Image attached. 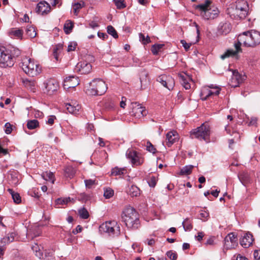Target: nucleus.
<instances>
[{"instance_id": "obj_1", "label": "nucleus", "mask_w": 260, "mask_h": 260, "mask_svg": "<svg viewBox=\"0 0 260 260\" xmlns=\"http://www.w3.org/2000/svg\"><path fill=\"white\" fill-rule=\"evenodd\" d=\"M237 42L234 44L236 50L233 49L227 50L220 56L222 59H224L231 56H236L238 53L242 52L241 48L242 43L246 47H254L260 44V33L256 30L245 31L239 35Z\"/></svg>"}, {"instance_id": "obj_2", "label": "nucleus", "mask_w": 260, "mask_h": 260, "mask_svg": "<svg viewBox=\"0 0 260 260\" xmlns=\"http://www.w3.org/2000/svg\"><path fill=\"white\" fill-rule=\"evenodd\" d=\"M19 54L18 49L0 47V67L6 68L13 67L15 63V58Z\"/></svg>"}, {"instance_id": "obj_3", "label": "nucleus", "mask_w": 260, "mask_h": 260, "mask_svg": "<svg viewBox=\"0 0 260 260\" xmlns=\"http://www.w3.org/2000/svg\"><path fill=\"white\" fill-rule=\"evenodd\" d=\"M122 221L128 228L137 229L139 221L138 215L135 209L131 207L125 208L121 214Z\"/></svg>"}, {"instance_id": "obj_4", "label": "nucleus", "mask_w": 260, "mask_h": 260, "mask_svg": "<svg viewBox=\"0 0 260 260\" xmlns=\"http://www.w3.org/2000/svg\"><path fill=\"white\" fill-rule=\"evenodd\" d=\"M211 0H206L204 3L196 6V9L201 11V15L205 19H214L219 15V10L215 7H211Z\"/></svg>"}, {"instance_id": "obj_5", "label": "nucleus", "mask_w": 260, "mask_h": 260, "mask_svg": "<svg viewBox=\"0 0 260 260\" xmlns=\"http://www.w3.org/2000/svg\"><path fill=\"white\" fill-rule=\"evenodd\" d=\"M107 86L105 82L100 79H95L89 84L86 93L91 95H101L105 93Z\"/></svg>"}, {"instance_id": "obj_6", "label": "nucleus", "mask_w": 260, "mask_h": 260, "mask_svg": "<svg viewBox=\"0 0 260 260\" xmlns=\"http://www.w3.org/2000/svg\"><path fill=\"white\" fill-rule=\"evenodd\" d=\"M21 67L23 71L29 76H36L41 72V67L40 64L27 57L22 59Z\"/></svg>"}, {"instance_id": "obj_7", "label": "nucleus", "mask_w": 260, "mask_h": 260, "mask_svg": "<svg viewBox=\"0 0 260 260\" xmlns=\"http://www.w3.org/2000/svg\"><path fill=\"white\" fill-rule=\"evenodd\" d=\"M210 128L207 123H203L200 126L193 129L190 132L192 138H195L206 142L210 141Z\"/></svg>"}, {"instance_id": "obj_8", "label": "nucleus", "mask_w": 260, "mask_h": 260, "mask_svg": "<svg viewBox=\"0 0 260 260\" xmlns=\"http://www.w3.org/2000/svg\"><path fill=\"white\" fill-rule=\"evenodd\" d=\"M99 231L101 234L107 233L109 236H118L120 233V228L116 221H109L102 223L99 227Z\"/></svg>"}, {"instance_id": "obj_9", "label": "nucleus", "mask_w": 260, "mask_h": 260, "mask_svg": "<svg viewBox=\"0 0 260 260\" xmlns=\"http://www.w3.org/2000/svg\"><path fill=\"white\" fill-rule=\"evenodd\" d=\"M126 156L133 165L139 166L143 163V158L140 154L133 149H128L126 152Z\"/></svg>"}, {"instance_id": "obj_10", "label": "nucleus", "mask_w": 260, "mask_h": 260, "mask_svg": "<svg viewBox=\"0 0 260 260\" xmlns=\"http://www.w3.org/2000/svg\"><path fill=\"white\" fill-rule=\"evenodd\" d=\"M131 114L132 116L140 118L147 115L148 112L144 107L137 102L132 103Z\"/></svg>"}, {"instance_id": "obj_11", "label": "nucleus", "mask_w": 260, "mask_h": 260, "mask_svg": "<svg viewBox=\"0 0 260 260\" xmlns=\"http://www.w3.org/2000/svg\"><path fill=\"white\" fill-rule=\"evenodd\" d=\"M157 81L169 90H172L175 85V81L170 75H161L157 77Z\"/></svg>"}, {"instance_id": "obj_12", "label": "nucleus", "mask_w": 260, "mask_h": 260, "mask_svg": "<svg viewBox=\"0 0 260 260\" xmlns=\"http://www.w3.org/2000/svg\"><path fill=\"white\" fill-rule=\"evenodd\" d=\"M248 6L244 2H239L236 3L235 8V14L240 18L245 17L247 15V9Z\"/></svg>"}, {"instance_id": "obj_13", "label": "nucleus", "mask_w": 260, "mask_h": 260, "mask_svg": "<svg viewBox=\"0 0 260 260\" xmlns=\"http://www.w3.org/2000/svg\"><path fill=\"white\" fill-rule=\"evenodd\" d=\"M245 77L240 74L237 71L233 72V75L230 79L229 84L233 87H236L239 86L244 80Z\"/></svg>"}, {"instance_id": "obj_14", "label": "nucleus", "mask_w": 260, "mask_h": 260, "mask_svg": "<svg viewBox=\"0 0 260 260\" xmlns=\"http://www.w3.org/2000/svg\"><path fill=\"white\" fill-rule=\"evenodd\" d=\"M79 84L78 78L74 76H70L64 80L63 86L64 88H74Z\"/></svg>"}, {"instance_id": "obj_15", "label": "nucleus", "mask_w": 260, "mask_h": 260, "mask_svg": "<svg viewBox=\"0 0 260 260\" xmlns=\"http://www.w3.org/2000/svg\"><path fill=\"white\" fill-rule=\"evenodd\" d=\"M37 9L38 13L44 15L48 14L51 11V7L46 2L41 1L38 4Z\"/></svg>"}, {"instance_id": "obj_16", "label": "nucleus", "mask_w": 260, "mask_h": 260, "mask_svg": "<svg viewBox=\"0 0 260 260\" xmlns=\"http://www.w3.org/2000/svg\"><path fill=\"white\" fill-rule=\"evenodd\" d=\"M237 241V236L234 233H230L224 239L225 246L227 249L232 248Z\"/></svg>"}, {"instance_id": "obj_17", "label": "nucleus", "mask_w": 260, "mask_h": 260, "mask_svg": "<svg viewBox=\"0 0 260 260\" xmlns=\"http://www.w3.org/2000/svg\"><path fill=\"white\" fill-rule=\"evenodd\" d=\"M179 140L178 135L176 131H170L166 135L167 145L171 147L174 143Z\"/></svg>"}, {"instance_id": "obj_18", "label": "nucleus", "mask_w": 260, "mask_h": 260, "mask_svg": "<svg viewBox=\"0 0 260 260\" xmlns=\"http://www.w3.org/2000/svg\"><path fill=\"white\" fill-rule=\"evenodd\" d=\"M45 88L48 92L51 94L54 91H56L58 87V84L54 79H50L45 83Z\"/></svg>"}, {"instance_id": "obj_19", "label": "nucleus", "mask_w": 260, "mask_h": 260, "mask_svg": "<svg viewBox=\"0 0 260 260\" xmlns=\"http://www.w3.org/2000/svg\"><path fill=\"white\" fill-rule=\"evenodd\" d=\"M77 68L81 74H86L89 73L92 69L90 63L86 61H82L77 64Z\"/></svg>"}, {"instance_id": "obj_20", "label": "nucleus", "mask_w": 260, "mask_h": 260, "mask_svg": "<svg viewBox=\"0 0 260 260\" xmlns=\"http://www.w3.org/2000/svg\"><path fill=\"white\" fill-rule=\"evenodd\" d=\"M253 241L252 235L248 233L244 234L240 241V244L244 248L249 247Z\"/></svg>"}, {"instance_id": "obj_21", "label": "nucleus", "mask_w": 260, "mask_h": 260, "mask_svg": "<svg viewBox=\"0 0 260 260\" xmlns=\"http://www.w3.org/2000/svg\"><path fill=\"white\" fill-rule=\"evenodd\" d=\"M66 107L67 111L73 114H77L79 110L81 109V106L77 102H72L71 103H67Z\"/></svg>"}, {"instance_id": "obj_22", "label": "nucleus", "mask_w": 260, "mask_h": 260, "mask_svg": "<svg viewBox=\"0 0 260 260\" xmlns=\"http://www.w3.org/2000/svg\"><path fill=\"white\" fill-rule=\"evenodd\" d=\"M23 34V30L18 28H12L8 31V35L11 38L17 39H22Z\"/></svg>"}, {"instance_id": "obj_23", "label": "nucleus", "mask_w": 260, "mask_h": 260, "mask_svg": "<svg viewBox=\"0 0 260 260\" xmlns=\"http://www.w3.org/2000/svg\"><path fill=\"white\" fill-rule=\"evenodd\" d=\"M41 233L40 227L38 226H35L27 231L26 234L28 239H33L35 237L39 236Z\"/></svg>"}, {"instance_id": "obj_24", "label": "nucleus", "mask_w": 260, "mask_h": 260, "mask_svg": "<svg viewBox=\"0 0 260 260\" xmlns=\"http://www.w3.org/2000/svg\"><path fill=\"white\" fill-rule=\"evenodd\" d=\"M231 24L229 22H221L218 26V31L222 34L226 35L231 30Z\"/></svg>"}, {"instance_id": "obj_25", "label": "nucleus", "mask_w": 260, "mask_h": 260, "mask_svg": "<svg viewBox=\"0 0 260 260\" xmlns=\"http://www.w3.org/2000/svg\"><path fill=\"white\" fill-rule=\"evenodd\" d=\"M15 235V234L14 233L9 234L7 236L1 239L0 241V245L3 246L13 242L14 240Z\"/></svg>"}, {"instance_id": "obj_26", "label": "nucleus", "mask_w": 260, "mask_h": 260, "mask_svg": "<svg viewBox=\"0 0 260 260\" xmlns=\"http://www.w3.org/2000/svg\"><path fill=\"white\" fill-rule=\"evenodd\" d=\"M140 79L141 84V88L142 89H145L149 82L148 78V73L145 71L142 72L141 74Z\"/></svg>"}, {"instance_id": "obj_27", "label": "nucleus", "mask_w": 260, "mask_h": 260, "mask_svg": "<svg viewBox=\"0 0 260 260\" xmlns=\"http://www.w3.org/2000/svg\"><path fill=\"white\" fill-rule=\"evenodd\" d=\"M238 177L240 181L245 186L250 182V177L247 173H242Z\"/></svg>"}, {"instance_id": "obj_28", "label": "nucleus", "mask_w": 260, "mask_h": 260, "mask_svg": "<svg viewBox=\"0 0 260 260\" xmlns=\"http://www.w3.org/2000/svg\"><path fill=\"white\" fill-rule=\"evenodd\" d=\"M128 193L132 197H137L140 194V189L136 185H132L128 189Z\"/></svg>"}, {"instance_id": "obj_29", "label": "nucleus", "mask_w": 260, "mask_h": 260, "mask_svg": "<svg viewBox=\"0 0 260 260\" xmlns=\"http://www.w3.org/2000/svg\"><path fill=\"white\" fill-rule=\"evenodd\" d=\"M85 6V3L83 1H81L80 2L75 3L73 4V9L74 14L77 15L79 12V10L84 7Z\"/></svg>"}, {"instance_id": "obj_30", "label": "nucleus", "mask_w": 260, "mask_h": 260, "mask_svg": "<svg viewBox=\"0 0 260 260\" xmlns=\"http://www.w3.org/2000/svg\"><path fill=\"white\" fill-rule=\"evenodd\" d=\"M212 95V90L209 88H204L201 91L200 96L202 100H206L208 98Z\"/></svg>"}, {"instance_id": "obj_31", "label": "nucleus", "mask_w": 260, "mask_h": 260, "mask_svg": "<svg viewBox=\"0 0 260 260\" xmlns=\"http://www.w3.org/2000/svg\"><path fill=\"white\" fill-rule=\"evenodd\" d=\"M8 191L11 194L14 202L16 204H19L21 202V197L19 193L15 192L12 189H8Z\"/></svg>"}, {"instance_id": "obj_32", "label": "nucleus", "mask_w": 260, "mask_h": 260, "mask_svg": "<svg viewBox=\"0 0 260 260\" xmlns=\"http://www.w3.org/2000/svg\"><path fill=\"white\" fill-rule=\"evenodd\" d=\"M74 23L70 20H67L64 24L63 30L66 34H69L72 30Z\"/></svg>"}, {"instance_id": "obj_33", "label": "nucleus", "mask_w": 260, "mask_h": 260, "mask_svg": "<svg viewBox=\"0 0 260 260\" xmlns=\"http://www.w3.org/2000/svg\"><path fill=\"white\" fill-rule=\"evenodd\" d=\"M25 86L32 92L36 91V82L34 80H26L24 81Z\"/></svg>"}, {"instance_id": "obj_34", "label": "nucleus", "mask_w": 260, "mask_h": 260, "mask_svg": "<svg viewBox=\"0 0 260 260\" xmlns=\"http://www.w3.org/2000/svg\"><path fill=\"white\" fill-rule=\"evenodd\" d=\"M180 79L181 80V82L184 87L186 89H188L190 88V84L188 83V80H189V77H187L186 76L184 75H180L179 76Z\"/></svg>"}, {"instance_id": "obj_35", "label": "nucleus", "mask_w": 260, "mask_h": 260, "mask_svg": "<svg viewBox=\"0 0 260 260\" xmlns=\"http://www.w3.org/2000/svg\"><path fill=\"white\" fill-rule=\"evenodd\" d=\"M182 226H183V227L184 228V230L185 231H190L193 228V226H192V221L188 218H186L182 222Z\"/></svg>"}, {"instance_id": "obj_36", "label": "nucleus", "mask_w": 260, "mask_h": 260, "mask_svg": "<svg viewBox=\"0 0 260 260\" xmlns=\"http://www.w3.org/2000/svg\"><path fill=\"white\" fill-rule=\"evenodd\" d=\"M25 31L26 34L30 38H34L37 35L36 31L35 28L32 26H27Z\"/></svg>"}, {"instance_id": "obj_37", "label": "nucleus", "mask_w": 260, "mask_h": 260, "mask_svg": "<svg viewBox=\"0 0 260 260\" xmlns=\"http://www.w3.org/2000/svg\"><path fill=\"white\" fill-rule=\"evenodd\" d=\"M39 126V122L36 119L29 120L27 122V127L29 129H34Z\"/></svg>"}, {"instance_id": "obj_38", "label": "nucleus", "mask_w": 260, "mask_h": 260, "mask_svg": "<svg viewBox=\"0 0 260 260\" xmlns=\"http://www.w3.org/2000/svg\"><path fill=\"white\" fill-rule=\"evenodd\" d=\"M126 173V170L124 168H119L118 167H115L112 170L111 174L113 175L119 176L123 175Z\"/></svg>"}, {"instance_id": "obj_39", "label": "nucleus", "mask_w": 260, "mask_h": 260, "mask_svg": "<svg viewBox=\"0 0 260 260\" xmlns=\"http://www.w3.org/2000/svg\"><path fill=\"white\" fill-rule=\"evenodd\" d=\"M193 168V166L192 165L186 166L183 167L180 171V174L182 175L190 174L192 172Z\"/></svg>"}, {"instance_id": "obj_40", "label": "nucleus", "mask_w": 260, "mask_h": 260, "mask_svg": "<svg viewBox=\"0 0 260 260\" xmlns=\"http://www.w3.org/2000/svg\"><path fill=\"white\" fill-rule=\"evenodd\" d=\"M42 177L45 180L47 181H50L52 183H54V176L53 173L51 172H46L43 173Z\"/></svg>"}, {"instance_id": "obj_41", "label": "nucleus", "mask_w": 260, "mask_h": 260, "mask_svg": "<svg viewBox=\"0 0 260 260\" xmlns=\"http://www.w3.org/2000/svg\"><path fill=\"white\" fill-rule=\"evenodd\" d=\"M64 173L67 177L72 178L74 175L75 171L72 167H67L64 169Z\"/></svg>"}, {"instance_id": "obj_42", "label": "nucleus", "mask_w": 260, "mask_h": 260, "mask_svg": "<svg viewBox=\"0 0 260 260\" xmlns=\"http://www.w3.org/2000/svg\"><path fill=\"white\" fill-rule=\"evenodd\" d=\"M31 248L36 252V255L41 259V257L43 256V252L41 250L40 247L37 244H35L32 246Z\"/></svg>"}, {"instance_id": "obj_43", "label": "nucleus", "mask_w": 260, "mask_h": 260, "mask_svg": "<svg viewBox=\"0 0 260 260\" xmlns=\"http://www.w3.org/2000/svg\"><path fill=\"white\" fill-rule=\"evenodd\" d=\"M78 213L80 217L83 219H87L89 216L88 212L85 208H82L79 209Z\"/></svg>"}, {"instance_id": "obj_44", "label": "nucleus", "mask_w": 260, "mask_h": 260, "mask_svg": "<svg viewBox=\"0 0 260 260\" xmlns=\"http://www.w3.org/2000/svg\"><path fill=\"white\" fill-rule=\"evenodd\" d=\"M53 253L54 251L52 250H46L44 255L43 254V256L41 258L44 260H50L52 257Z\"/></svg>"}, {"instance_id": "obj_45", "label": "nucleus", "mask_w": 260, "mask_h": 260, "mask_svg": "<svg viewBox=\"0 0 260 260\" xmlns=\"http://www.w3.org/2000/svg\"><path fill=\"white\" fill-rule=\"evenodd\" d=\"M113 2L118 9H122L126 7L124 0H113Z\"/></svg>"}, {"instance_id": "obj_46", "label": "nucleus", "mask_w": 260, "mask_h": 260, "mask_svg": "<svg viewBox=\"0 0 260 260\" xmlns=\"http://www.w3.org/2000/svg\"><path fill=\"white\" fill-rule=\"evenodd\" d=\"M164 44H154L152 46L151 51L154 55L157 54L158 51L164 47Z\"/></svg>"}, {"instance_id": "obj_47", "label": "nucleus", "mask_w": 260, "mask_h": 260, "mask_svg": "<svg viewBox=\"0 0 260 260\" xmlns=\"http://www.w3.org/2000/svg\"><path fill=\"white\" fill-rule=\"evenodd\" d=\"M71 201V199L69 198H59L56 200L55 203L57 205H65L67 204L68 203Z\"/></svg>"}, {"instance_id": "obj_48", "label": "nucleus", "mask_w": 260, "mask_h": 260, "mask_svg": "<svg viewBox=\"0 0 260 260\" xmlns=\"http://www.w3.org/2000/svg\"><path fill=\"white\" fill-rule=\"evenodd\" d=\"M107 32L109 35H111L115 39L118 37V36L116 30L111 25H109L107 26Z\"/></svg>"}, {"instance_id": "obj_49", "label": "nucleus", "mask_w": 260, "mask_h": 260, "mask_svg": "<svg viewBox=\"0 0 260 260\" xmlns=\"http://www.w3.org/2000/svg\"><path fill=\"white\" fill-rule=\"evenodd\" d=\"M114 195V190L110 188L104 190V196L106 199H110Z\"/></svg>"}, {"instance_id": "obj_50", "label": "nucleus", "mask_w": 260, "mask_h": 260, "mask_svg": "<svg viewBox=\"0 0 260 260\" xmlns=\"http://www.w3.org/2000/svg\"><path fill=\"white\" fill-rule=\"evenodd\" d=\"M166 255L171 260H176L178 257L177 253L173 250L167 251Z\"/></svg>"}, {"instance_id": "obj_51", "label": "nucleus", "mask_w": 260, "mask_h": 260, "mask_svg": "<svg viewBox=\"0 0 260 260\" xmlns=\"http://www.w3.org/2000/svg\"><path fill=\"white\" fill-rule=\"evenodd\" d=\"M139 39L143 44H147L150 42V39L149 37L148 36L145 37V36L142 33L139 34Z\"/></svg>"}, {"instance_id": "obj_52", "label": "nucleus", "mask_w": 260, "mask_h": 260, "mask_svg": "<svg viewBox=\"0 0 260 260\" xmlns=\"http://www.w3.org/2000/svg\"><path fill=\"white\" fill-rule=\"evenodd\" d=\"M146 150L147 151H148L149 152L152 153L153 154L156 152V149L155 148L154 146L152 144V143L148 141L146 143Z\"/></svg>"}, {"instance_id": "obj_53", "label": "nucleus", "mask_w": 260, "mask_h": 260, "mask_svg": "<svg viewBox=\"0 0 260 260\" xmlns=\"http://www.w3.org/2000/svg\"><path fill=\"white\" fill-rule=\"evenodd\" d=\"M157 182V179L156 177L152 176L150 177L148 180L149 185L151 187H154L156 185Z\"/></svg>"}, {"instance_id": "obj_54", "label": "nucleus", "mask_w": 260, "mask_h": 260, "mask_svg": "<svg viewBox=\"0 0 260 260\" xmlns=\"http://www.w3.org/2000/svg\"><path fill=\"white\" fill-rule=\"evenodd\" d=\"M86 188H91L92 186L95 184V180L92 179H87L84 180Z\"/></svg>"}, {"instance_id": "obj_55", "label": "nucleus", "mask_w": 260, "mask_h": 260, "mask_svg": "<svg viewBox=\"0 0 260 260\" xmlns=\"http://www.w3.org/2000/svg\"><path fill=\"white\" fill-rule=\"evenodd\" d=\"M200 218L203 221H206L208 219L209 216V214L206 211L202 210L200 213Z\"/></svg>"}, {"instance_id": "obj_56", "label": "nucleus", "mask_w": 260, "mask_h": 260, "mask_svg": "<svg viewBox=\"0 0 260 260\" xmlns=\"http://www.w3.org/2000/svg\"><path fill=\"white\" fill-rule=\"evenodd\" d=\"M5 131L7 134H10L11 133L12 131V125L9 122H7L5 124Z\"/></svg>"}, {"instance_id": "obj_57", "label": "nucleus", "mask_w": 260, "mask_h": 260, "mask_svg": "<svg viewBox=\"0 0 260 260\" xmlns=\"http://www.w3.org/2000/svg\"><path fill=\"white\" fill-rule=\"evenodd\" d=\"M76 46L77 44L75 42L70 43L68 46L67 51L68 52L74 51L75 49Z\"/></svg>"}, {"instance_id": "obj_58", "label": "nucleus", "mask_w": 260, "mask_h": 260, "mask_svg": "<svg viewBox=\"0 0 260 260\" xmlns=\"http://www.w3.org/2000/svg\"><path fill=\"white\" fill-rule=\"evenodd\" d=\"M180 43H181V44L182 45V46H183L186 51L188 50L191 45V43H187L186 41L184 40H181L180 41Z\"/></svg>"}, {"instance_id": "obj_59", "label": "nucleus", "mask_w": 260, "mask_h": 260, "mask_svg": "<svg viewBox=\"0 0 260 260\" xmlns=\"http://www.w3.org/2000/svg\"><path fill=\"white\" fill-rule=\"evenodd\" d=\"M254 260H260V250H255L253 252Z\"/></svg>"}, {"instance_id": "obj_60", "label": "nucleus", "mask_w": 260, "mask_h": 260, "mask_svg": "<svg viewBox=\"0 0 260 260\" xmlns=\"http://www.w3.org/2000/svg\"><path fill=\"white\" fill-rule=\"evenodd\" d=\"M56 117L55 116L51 115L48 118V120L47 121V123L49 124L52 125L54 123V121Z\"/></svg>"}, {"instance_id": "obj_61", "label": "nucleus", "mask_w": 260, "mask_h": 260, "mask_svg": "<svg viewBox=\"0 0 260 260\" xmlns=\"http://www.w3.org/2000/svg\"><path fill=\"white\" fill-rule=\"evenodd\" d=\"M257 118L255 117H251L249 122V125H255L256 124Z\"/></svg>"}, {"instance_id": "obj_62", "label": "nucleus", "mask_w": 260, "mask_h": 260, "mask_svg": "<svg viewBox=\"0 0 260 260\" xmlns=\"http://www.w3.org/2000/svg\"><path fill=\"white\" fill-rule=\"evenodd\" d=\"M82 230V226L79 225L76 227V229L73 230V233L74 234H77V233L81 232Z\"/></svg>"}, {"instance_id": "obj_63", "label": "nucleus", "mask_w": 260, "mask_h": 260, "mask_svg": "<svg viewBox=\"0 0 260 260\" xmlns=\"http://www.w3.org/2000/svg\"><path fill=\"white\" fill-rule=\"evenodd\" d=\"M204 235V234L203 232H199L198 235L196 236V238L197 240L200 241L202 240Z\"/></svg>"}, {"instance_id": "obj_64", "label": "nucleus", "mask_w": 260, "mask_h": 260, "mask_svg": "<svg viewBox=\"0 0 260 260\" xmlns=\"http://www.w3.org/2000/svg\"><path fill=\"white\" fill-rule=\"evenodd\" d=\"M98 36L99 38H102L103 40H105L107 38H108V35L106 34L100 32L98 33Z\"/></svg>"}]
</instances>
